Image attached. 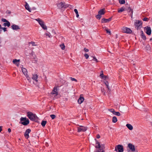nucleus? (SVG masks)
Returning a JSON list of instances; mask_svg holds the SVG:
<instances>
[{
	"label": "nucleus",
	"instance_id": "1",
	"mask_svg": "<svg viewBox=\"0 0 152 152\" xmlns=\"http://www.w3.org/2000/svg\"><path fill=\"white\" fill-rule=\"evenodd\" d=\"M128 146L129 149V150L127 149L128 152H138V151L135 149L134 146L132 144L129 143Z\"/></svg>",
	"mask_w": 152,
	"mask_h": 152
},
{
	"label": "nucleus",
	"instance_id": "2",
	"mask_svg": "<svg viewBox=\"0 0 152 152\" xmlns=\"http://www.w3.org/2000/svg\"><path fill=\"white\" fill-rule=\"evenodd\" d=\"M27 116L31 121H35L36 118L37 117L35 114H33L32 112H27Z\"/></svg>",
	"mask_w": 152,
	"mask_h": 152
},
{
	"label": "nucleus",
	"instance_id": "3",
	"mask_svg": "<svg viewBox=\"0 0 152 152\" xmlns=\"http://www.w3.org/2000/svg\"><path fill=\"white\" fill-rule=\"evenodd\" d=\"M21 121H23V122H20L19 123L21 124H22L26 126L28 125L29 123V121L28 119H27L26 117L23 118L21 117L20 118Z\"/></svg>",
	"mask_w": 152,
	"mask_h": 152
},
{
	"label": "nucleus",
	"instance_id": "4",
	"mask_svg": "<svg viewBox=\"0 0 152 152\" xmlns=\"http://www.w3.org/2000/svg\"><path fill=\"white\" fill-rule=\"evenodd\" d=\"M69 5L66 4L65 3L61 2L57 4V6L58 8L61 9L62 8H66L69 7Z\"/></svg>",
	"mask_w": 152,
	"mask_h": 152
},
{
	"label": "nucleus",
	"instance_id": "5",
	"mask_svg": "<svg viewBox=\"0 0 152 152\" xmlns=\"http://www.w3.org/2000/svg\"><path fill=\"white\" fill-rule=\"evenodd\" d=\"M134 25L136 28L137 30L141 28L142 27V23L141 21L138 20L135 22Z\"/></svg>",
	"mask_w": 152,
	"mask_h": 152
},
{
	"label": "nucleus",
	"instance_id": "6",
	"mask_svg": "<svg viewBox=\"0 0 152 152\" xmlns=\"http://www.w3.org/2000/svg\"><path fill=\"white\" fill-rule=\"evenodd\" d=\"M115 151L117 152H123L124 151L123 146L120 145H117L115 147Z\"/></svg>",
	"mask_w": 152,
	"mask_h": 152
},
{
	"label": "nucleus",
	"instance_id": "7",
	"mask_svg": "<svg viewBox=\"0 0 152 152\" xmlns=\"http://www.w3.org/2000/svg\"><path fill=\"white\" fill-rule=\"evenodd\" d=\"M122 29L124 32V33L130 34L132 32V31L130 29L127 27H124Z\"/></svg>",
	"mask_w": 152,
	"mask_h": 152
},
{
	"label": "nucleus",
	"instance_id": "8",
	"mask_svg": "<svg viewBox=\"0 0 152 152\" xmlns=\"http://www.w3.org/2000/svg\"><path fill=\"white\" fill-rule=\"evenodd\" d=\"M145 28L146 31V33L148 35H150L151 33V27L148 26H147L145 27Z\"/></svg>",
	"mask_w": 152,
	"mask_h": 152
},
{
	"label": "nucleus",
	"instance_id": "9",
	"mask_svg": "<svg viewBox=\"0 0 152 152\" xmlns=\"http://www.w3.org/2000/svg\"><path fill=\"white\" fill-rule=\"evenodd\" d=\"M78 132H82L86 131L87 130V128L83 126H80L77 128Z\"/></svg>",
	"mask_w": 152,
	"mask_h": 152
},
{
	"label": "nucleus",
	"instance_id": "10",
	"mask_svg": "<svg viewBox=\"0 0 152 152\" xmlns=\"http://www.w3.org/2000/svg\"><path fill=\"white\" fill-rule=\"evenodd\" d=\"M31 132V130L29 129H27L24 134V136L26 139H28L29 137V133Z\"/></svg>",
	"mask_w": 152,
	"mask_h": 152
},
{
	"label": "nucleus",
	"instance_id": "11",
	"mask_svg": "<svg viewBox=\"0 0 152 152\" xmlns=\"http://www.w3.org/2000/svg\"><path fill=\"white\" fill-rule=\"evenodd\" d=\"M51 94L52 95L55 94L56 96H57L58 95V92L57 91V87H55L53 88V90L51 93Z\"/></svg>",
	"mask_w": 152,
	"mask_h": 152
},
{
	"label": "nucleus",
	"instance_id": "12",
	"mask_svg": "<svg viewBox=\"0 0 152 152\" xmlns=\"http://www.w3.org/2000/svg\"><path fill=\"white\" fill-rule=\"evenodd\" d=\"M105 148L104 144H102L101 145V147L100 149H99L95 152H104V150Z\"/></svg>",
	"mask_w": 152,
	"mask_h": 152
},
{
	"label": "nucleus",
	"instance_id": "13",
	"mask_svg": "<svg viewBox=\"0 0 152 152\" xmlns=\"http://www.w3.org/2000/svg\"><path fill=\"white\" fill-rule=\"evenodd\" d=\"M112 19V17H110L108 19L103 18L102 20L101 23H107L110 21Z\"/></svg>",
	"mask_w": 152,
	"mask_h": 152
},
{
	"label": "nucleus",
	"instance_id": "14",
	"mask_svg": "<svg viewBox=\"0 0 152 152\" xmlns=\"http://www.w3.org/2000/svg\"><path fill=\"white\" fill-rule=\"evenodd\" d=\"M39 24L40 25V26L42 27V28L44 30L47 29V27L45 25L44 22L43 20L41 21L40 23H39Z\"/></svg>",
	"mask_w": 152,
	"mask_h": 152
},
{
	"label": "nucleus",
	"instance_id": "15",
	"mask_svg": "<svg viewBox=\"0 0 152 152\" xmlns=\"http://www.w3.org/2000/svg\"><path fill=\"white\" fill-rule=\"evenodd\" d=\"M11 27L13 30H16L20 29V28L18 26L15 24H13L11 26Z\"/></svg>",
	"mask_w": 152,
	"mask_h": 152
},
{
	"label": "nucleus",
	"instance_id": "16",
	"mask_svg": "<svg viewBox=\"0 0 152 152\" xmlns=\"http://www.w3.org/2000/svg\"><path fill=\"white\" fill-rule=\"evenodd\" d=\"M96 142V144H97V145H96L95 147L96 148H98L99 149H100V148L101 147V145L100 144V143L99 142H98V141L97 140L95 139Z\"/></svg>",
	"mask_w": 152,
	"mask_h": 152
},
{
	"label": "nucleus",
	"instance_id": "17",
	"mask_svg": "<svg viewBox=\"0 0 152 152\" xmlns=\"http://www.w3.org/2000/svg\"><path fill=\"white\" fill-rule=\"evenodd\" d=\"M105 10L104 9L100 10L98 11V13L101 15H104L105 13Z\"/></svg>",
	"mask_w": 152,
	"mask_h": 152
},
{
	"label": "nucleus",
	"instance_id": "18",
	"mask_svg": "<svg viewBox=\"0 0 152 152\" xmlns=\"http://www.w3.org/2000/svg\"><path fill=\"white\" fill-rule=\"evenodd\" d=\"M84 97H82L80 96V98L78 99V102L79 104H81L84 101Z\"/></svg>",
	"mask_w": 152,
	"mask_h": 152
},
{
	"label": "nucleus",
	"instance_id": "19",
	"mask_svg": "<svg viewBox=\"0 0 152 152\" xmlns=\"http://www.w3.org/2000/svg\"><path fill=\"white\" fill-rule=\"evenodd\" d=\"M38 78V75L37 74L33 75V77H32V78L34 80L36 81V82L38 81L37 79Z\"/></svg>",
	"mask_w": 152,
	"mask_h": 152
},
{
	"label": "nucleus",
	"instance_id": "20",
	"mask_svg": "<svg viewBox=\"0 0 152 152\" xmlns=\"http://www.w3.org/2000/svg\"><path fill=\"white\" fill-rule=\"evenodd\" d=\"M26 4L25 5V8L28 11H29V12H31V10L29 8V6L28 4L26 2H25Z\"/></svg>",
	"mask_w": 152,
	"mask_h": 152
},
{
	"label": "nucleus",
	"instance_id": "21",
	"mask_svg": "<svg viewBox=\"0 0 152 152\" xmlns=\"http://www.w3.org/2000/svg\"><path fill=\"white\" fill-rule=\"evenodd\" d=\"M126 126L130 130H132L133 129V126L130 124H127Z\"/></svg>",
	"mask_w": 152,
	"mask_h": 152
},
{
	"label": "nucleus",
	"instance_id": "22",
	"mask_svg": "<svg viewBox=\"0 0 152 152\" xmlns=\"http://www.w3.org/2000/svg\"><path fill=\"white\" fill-rule=\"evenodd\" d=\"M10 25V22L9 21H7L6 22L4 23L3 24V26L5 27L7 26L8 27H9Z\"/></svg>",
	"mask_w": 152,
	"mask_h": 152
},
{
	"label": "nucleus",
	"instance_id": "23",
	"mask_svg": "<svg viewBox=\"0 0 152 152\" xmlns=\"http://www.w3.org/2000/svg\"><path fill=\"white\" fill-rule=\"evenodd\" d=\"M141 37L143 40H145L146 39V37L145 35L144 34L143 32L142 31H141Z\"/></svg>",
	"mask_w": 152,
	"mask_h": 152
},
{
	"label": "nucleus",
	"instance_id": "24",
	"mask_svg": "<svg viewBox=\"0 0 152 152\" xmlns=\"http://www.w3.org/2000/svg\"><path fill=\"white\" fill-rule=\"evenodd\" d=\"M22 71L24 75H25L26 74H27V69L25 68H23L22 69Z\"/></svg>",
	"mask_w": 152,
	"mask_h": 152
},
{
	"label": "nucleus",
	"instance_id": "25",
	"mask_svg": "<svg viewBox=\"0 0 152 152\" xmlns=\"http://www.w3.org/2000/svg\"><path fill=\"white\" fill-rule=\"evenodd\" d=\"M47 123V121L43 120L42 121L41 123V124L43 127H44L45 126Z\"/></svg>",
	"mask_w": 152,
	"mask_h": 152
},
{
	"label": "nucleus",
	"instance_id": "26",
	"mask_svg": "<svg viewBox=\"0 0 152 152\" xmlns=\"http://www.w3.org/2000/svg\"><path fill=\"white\" fill-rule=\"evenodd\" d=\"M117 121V119L115 116H114L113 117L112 122L114 123L116 122Z\"/></svg>",
	"mask_w": 152,
	"mask_h": 152
},
{
	"label": "nucleus",
	"instance_id": "27",
	"mask_svg": "<svg viewBox=\"0 0 152 152\" xmlns=\"http://www.w3.org/2000/svg\"><path fill=\"white\" fill-rule=\"evenodd\" d=\"M20 60H17L16 59H14L13 61V62L14 64H17L16 63L18 61H19ZM17 64V65L18 66V64Z\"/></svg>",
	"mask_w": 152,
	"mask_h": 152
},
{
	"label": "nucleus",
	"instance_id": "28",
	"mask_svg": "<svg viewBox=\"0 0 152 152\" xmlns=\"http://www.w3.org/2000/svg\"><path fill=\"white\" fill-rule=\"evenodd\" d=\"M125 10V9L123 7H122L120 8V9H118V12H121L124 11Z\"/></svg>",
	"mask_w": 152,
	"mask_h": 152
},
{
	"label": "nucleus",
	"instance_id": "29",
	"mask_svg": "<svg viewBox=\"0 0 152 152\" xmlns=\"http://www.w3.org/2000/svg\"><path fill=\"white\" fill-rule=\"evenodd\" d=\"M113 114L115 115L120 116L121 115L120 113L118 112H115V111L114 112Z\"/></svg>",
	"mask_w": 152,
	"mask_h": 152
},
{
	"label": "nucleus",
	"instance_id": "30",
	"mask_svg": "<svg viewBox=\"0 0 152 152\" xmlns=\"http://www.w3.org/2000/svg\"><path fill=\"white\" fill-rule=\"evenodd\" d=\"M74 11L76 14L77 17L78 18L79 16V15L78 14V13L77 10L76 9H75Z\"/></svg>",
	"mask_w": 152,
	"mask_h": 152
},
{
	"label": "nucleus",
	"instance_id": "31",
	"mask_svg": "<svg viewBox=\"0 0 152 152\" xmlns=\"http://www.w3.org/2000/svg\"><path fill=\"white\" fill-rule=\"evenodd\" d=\"M93 58V59H90V61H91L92 60H94V61H96V62H98V61L97 60V59L95 57V56H91Z\"/></svg>",
	"mask_w": 152,
	"mask_h": 152
},
{
	"label": "nucleus",
	"instance_id": "32",
	"mask_svg": "<svg viewBox=\"0 0 152 152\" xmlns=\"http://www.w3.org/2000/svg\"><path fill=\"white\" fill-rule=\"evenodd\" d=\"M95 17L98 20H100L102 17V16L99 15V14H98L96 15L95 16Z\"/></svg>",
	"mask_w": 152,
	"mask_h": 152
},
{
	"label": "nucleus",
	"instance_id": "33",
	"mask_svg": "<svg viewBox=\"0 0 152 152\" xmlns=\"http://www.w3.org/2000/svg\"><path fill=\"white\" fill-rule=\"evenodd\" d=\"M60 47L63 50H64L65 49V46L64 44H62L60 45Z\"/></svg>",
	"mask_w": 152,
	"mask_h": 152
},
{
	"label": "nucleus",
	"instance_id": "34",
	"mask_svg": "<svg viewBox=\"0 0 152 152\" xmlns=\"http://www.w3.org/2000/svg\"><path fill=\"white\" fill-rule=\"evenodd\" d=\"M121 4H124L125 3V0H118Z\"/></svg>",
	"mask_w": 152,
	"mask_h": 152
},
{
	"label": "nucleus",
	"instance_id": "35",
	"mask_svg": "<svg viewBox=\"0 0 152 152\" xmlns=\"http://www.w3.org/2000/svg\"><path fill=\"white\" fill-rule=\"evenodd\" d=\"M25 75L26 76L27 79L28 80H31L30 77L27 74H26Z\"/></svg>",
	"mask_w": 152,
	"mask_h": 152
},
{
	"label": "nucleus",
	"instance_id": "36",
	"mask_svg": "<svg viewBox=\"0 0 152 152\" xmlns=\"http://www.w3.org/2000/svg\"><path fill=\"white\" fill-rule=\"evenodd\" d=\"M125 10L127 11L128 12H130L132 11V10H133L131 9L130 7H129L126 9H125Z\"/></svg>",
	"mask_w": 152,
	"mask_h": 152
},
{
	"label": "nucleus",
	"instance_id": "37",
	"mask_svg": "<svg viewBox=\"0 0 152 152\" xmlns=\"http://www.w3.org/2000/svg\"><path fill=\"white\" fill-rule=\"evenodd\" d=\"M100 76L102 78L103 77H104V74H103V71H101V74H100Z\"/></svg>",
	"mask_w": 152,
	"mask_h": 152
},
{
	"label": "nucleus",
	"instance_id": "38",
	"mask_svg": "<svg viewBox=\"0 0 152 152\" xmlns=\"http://www.w3.org/2000/svg\"><path fill=\"white\" fill-rule=\"evenodd\" d=\"M50 116L52 119H54L56 117V115L54 114L51 115Z\"/></svg>",
	"mask_w": 152,
	"mask_h": 152
},
{
	"label": "nucleus",
	"instance_id": "39",
	"mask_svg": "<svg viewBox=\"0 0 152 152\" xmlns=\"http://www.w3.org/2000/svg\"><path fill=\"white\" fill-rule=\"evenodd\" d=\"M104 82L107 86H108V83L107 81L105 80L104 81Z\"/></svg>",
	"mask_w": 152,
	"mask_h": 152
},
{
	"label": "nucleus",
	"instance_id": "40",
	"mask_svg": "<svg viewBox=\"0 0 152 152\" xmlns=\"http://www.w3.org/2000/svg\"><path fill=\"white\" fill-rule=\"evenodd\" d=\"M84 56L86 59H88L89 57V55L87 53H85L84 55Z\"/></svg>",
	"mask_w": 152,
	"mask_h": 152
},
{
	"label": "nucleus",
	"instance_id": "41",
	"mask_svg": "<svg viewBox=\"0 0 152 152\" xmlns=\"http://www.w3.org/2000/svg\"><path fill=\"white\" fill-rule=\"evenodd\" d=\"M70 79L72 81H75L76 82H77V80L76 79H75L74 78H72V77H70Z\"/></svg>",
	"mask_w": 152,
	"mask_h": 152
},
{
	"label": "nucleus",
	"instance_id": "42",
	"mask_svg": "<svg viewBox=\"0 0 152 152\" xmlns=\"http://www.w3.org/2000/svg\"><path fill=\"white\" fill-rule=\"evenodd\" d=\"M36 20H37V21H38L39 23H40L41 22V21H42V20H41L39 18H37V19H36Z\"/></svg>",
	"mask_w": 152,
	"mask_h": 152
},
{
	"label": "nucleus",
	"instance_id": "43",
	"mask_svg": "<svg viewBox=\"0 0 152 152\" xmlns=\"http://www.w3.org/2000/svg\"><path fill=\"white\" fill-rule=\"evenodd\" d=\"M108 110L109 111L113 113L115 111V110L113 109H108Z\"/></svg>",
	"mask_w": 152,
	"mask_h": 152
},
{
	"label": "nucleus",
	"instance_id": "44",
	"mask_svg": "<svg viewBox=\"0 0 152 152\" xmlns=\"http://www.w3.org/2000/svg\"><path fill=\"white\" fill-rule=\"evenodd\" d=\"M1 29L3 30L4 32L7 31V28L5 27H1Z\"/></svg>",
	"mask_w": 152,
	"mask_h": 152
},
{
	"label": "nucleus",
	"instance_id": "45",
	"mask_svg": "<svg viewBox=\"0 0 152 152\" xmlns=\"http://www.w3.org/2000/svg\"><path fill=\"white\" fill-rule=\"evenodd\" d=\"M1 20L2 21L4 22H6L8 21V20H7L5 18H2Z\"/></svg>",
	"mask_w": 152,
	"mask_h": 152
},
{
	"label": "nucleus",
	"instance_id": "46",
	"mask_svg": "<svg viewBox=\"0 0 152 152\" xmlns=\"http://www.w3.org/2000/svg\"><path fill=\"white\" fill-rule=\"evenodd\" d=\"M146 49H147V50H149L150 49V48L149 45H147L146 47Z\"/></svg>",
	"mask_w": 152,
	"mask_h": 152
},
{
	"label": "nucleus",
	"instance_id": "47",
	"mask_svg": "<svg viewBox=\"0 0 152 152\" xmlns=\"http://www.w3.org/2000/svg\"><path fill=\"white\" fill-rule=\"evenodd\" d=\"M45 35L47 36H48L49 37H50V33H46L45 34Z\"/></svg>",
	"mask_w": 152,
	"mask_h": 152
},
{
	"label": "nucleus",
	"instance_id": "48",
	"mask_svg": "<svg viewBox=\"0 0 152 152\" xmlns=\"http://www.w3.org/2000/svg\"><path fill=\"white\" fill-rule=\"evenodd\" d=\"M106 32L107 34H109L110 35L111 34V33L110 31H109L108 29H106Z\"/></svg>",
	"mask_w": 152,
	"mask_h": 152
},
{
	"label": "nucleus",
	"instance_id": "49",
	"mask_svg": "<svg viewBox=\"0 0 152 152\" xmlns=\"http://www.w3.org/2000/svg\"><path fill=\"white\" fill-rule=\"evenodd\" d=\"M148 20V18H145L143 19V20L144 21H147Z\"/></svg>",
	"mask_w": 152,
	"mask_h": 152
},
{
	"label": "nucleus",
	"instance_id": "50",
	"mask_svg": "<svg viewBox=\"0 0 152 152\" xmlns=\"http://www.w3.org/2000/svg\"><path fill=\"white\" fill-rule=\"evenodd\" d=\"M30 43L32 44L33 46L36 45H35V43L34 42H30Z\"/></svg>",
	"mask_w": 152,
	"mask_h": 152
},
{
	"label": "nucleus",
	"instance_id": "51",
	"mask_svg": "<svg viewBox=\"0 0 152 152\" xmlns=\"http://www.w3.org/2000/svg\"><path fill=\"white\" fill-rule=\"evenodd\" d=\"M84 49L85 51L86 52H88L89 51L88 49H87L86 48H85Z\"/></svg>",
	"mask_w": 152,
	"mask_h": 152
},
{
	"label": "nucleus",
	"instance_id": "52",
	"mask_svg": "<svg viewBox=\"0 0 152 152\" xmlns=\"http://www.w3.org/2000/svg\"><path fill=\"white\" fill-rule=\"evenodd\" d=\"M133 13V10H132V11H131V13L130 14V15L131 16V17H132V15Z\"/></svg>",
	"mask_w": 152,
	"mask_h": 152
},
{
	"label": "nucleus",
	"instance_id": "53",
	"mask_svg": "<svg viewBox=\"0 0 152 152\" xmlns=\"http://www.w3.org/2000/svg\"><path fill=\"white\" fill-rule=\"evenodd\" d=\"M107 76L104 75V77H103L102 78L105 80L107 79Z\"/></svg>",
	"mask_w": 152,
	"mask_h": 152
},
{
	"label": "nucleus",
	"instance_id": "54",
	"mask_svg": "<svg viewBox=\"0 0 152 152\" xmlns=\"http://www.w3.org/2000/svg\"><path fill=\"white\" fill-rule=\"evenodd\" d=\"M107 88H108V90L109 92H110L111 91V90L109 86H107Z\"/></svg>",
	"mask_w": 152,
	"mask_h": 152
},
{
	"label": "nucleus",
	"instance_id": "55",
	"mask_svg": "<svg viewBox=\"0 0 152 152\" xmlns=\"http://www.w3.org/2000/svg\"><path fill=\"white\" fill-rule=\"evenodd\" d=\"M100 137L99 134H97L96 135V138L98 139H99L100 138Z\"/></svg>",
	"mask_w": 152,
	"mask_h": 152
},
{
	"label": "nucleus",
	"instance_id": "56",
	"mask_svg": "<svg viewBox=\"0 0 152 152\" xmlns=\"http://www.w3.org/2000/svg\"><path fill=\"white\" fill-rule=\"evenodd\" d=\"M1 25L0 24V34L1 33L2 31V30L1 29Z\"/></svg>",
	"mask_w": 152,
	"mask_h": 152
},
{
	"label": "nucleus",
	"instance_id": "57",
	"mask_svg": "<svg viewBox=\"0 0 152 152\" xmlns=\"http://www.w3.org/2000/svg\"><path fill=\"white\" fill-rule=\"evenodd\" d=\"M8 131L9 132V133L11 131V129L10 128H9L8 129Z\"/></svg>",
	"mask_w": 152,
	"mask_h": 152
},
{
	"label": "nucleus",
	"instance_id": "58",
	"mask_svg": "<svg viewBox=\"0 0 152 152\" xmlns=\"http://www.w3.org/2000/svg\"><path fill=\"white\" fill-rule=\"evenodd\" d=\"M2 126H0V132H1V131L2 130Z\"/></svg>",
	"mask_w": 152,
	"mask_h": 152
},
{
	"label": "nucleus",
	"instance_id": "59",
	"mask_svg": "<svg viewBox=\"0 0 152 152\" xmlns=\"http://www.w3.org/2000/svg\"><path fill=\"white\" fill-rule=\"evenodd\" d=\"M32 9L34 10H35L36 9V8L35 7H34L32 8Z\"/></svg>",
	"mask_w": 152,
	"mask_h": 152
},
{
	"label": "nucleus",
	"instance_id": "60",
	"mask_svg": "<svg viewBox=\"0 0 152 152\" xmlns=\"http://www.w3.org/2000/svg\"><path fill=\"white\" fill-rule=\"evenodd\" d=\"M152 39L151 38L150 39V41H151Z\"/></svg>",
	"mask_w": 152,
	"mask_h": 152
},
{
	"label": "nucleus",
	"instance_id": "61",
	"mask_svg": "<svg viewBox=\"0 0 152 152\" xmlns=\"http://www.w3.org/2000/svg\"><path fill=\"white\" fill-rule=\"evenodd\" d=\"M11 13V12H9L8 13Z\"/></svg>",
	"mask_w": 152,
	"mask_h": 152
},
{
	"label": "nucleus",
	"instance_id": "62",
	"mask_svg": "<svg viewBox=\"0 0 152 152\" xmlns=\"http://www.w3.org/2000/svg\"><path fill=\"white\" fill-rule=\"evenodd\" d=\"M121 112H122L123 113H124V112H121Z\"/></svg>",
	"mask_w": 152,
	"mask_h": 152
},
{
	"label": "nucleus",
	"instance_id": "63",
	"mask_svg": "<svg viewBox=\"0 0 152 152\" xmlns=\"http://www.w3.org/2000/svg\"><path fill=\"white\" fill-rule=\"evenodd\" d=\"M151 125H152V123H151Z\"/></svg>",
	"mask_w": 152,
	"mask_h": 152
}]
</instances>
